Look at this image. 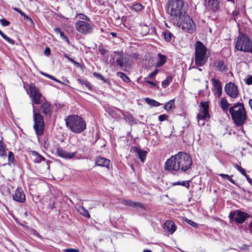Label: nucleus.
<instances>
[{
    "mask_svg": "<svg viewBox=\"0 0 252 252\" xmlns=\"http://www.w3.org/2000/svg\"><path fill=\"white\" fill-rule=\"evenodd\" d=\"M191 165L192 159L190 156L186 153L179 152L167 160L164 167L166 170L186 172Z\"/></svg>",
    "mask_w": 252,
    "mask_h": 252,
    "instance_id": "obj_1",
    "label": "nucleus"
},
{
    "mask_svg": "<svg viewBox=\"0 0 252 252\" xmlns=\"http://www.w3.org/2000/svg\"><path fill=\"white\" fill-rule=\"evenodd\" d=\"M166 10L167 13L170 15L171 22L175 24L177 23V18L186 13L183 0H168Z\"/></svg>",
    "mask_w": 252,
    "mask_h": 252,
    "instance_id": "obj_2",
    "label": "nucleus"
},
{
    "mask_svg": "<svg viewBox=\"0 0 252 252\" xmlns=\"http://www.w3.org/2000/svg\"><path fill=\"white\" fill-rule=\"evenodd\" d=\"M229 112L234 123L237 126H242L246 123L247 115L242 103L237 102L235 104L230 107Z\"/></svg>",
    "mask_w": 252,
    "mask_h": 252,
    "instance_id": "obj_3",
    "label": "nucleus"
},
{
    "mask_svg": "<svg viewBox=\"0 0 252 252\" xmlns=\"http://www.w3.org/2000/svg\"><path fill=\"white\" fill-rule=\"evenodd\" d=\"M66 126L71 131L81 133L86 128V124L83 118L76 115L68 116L65 119Z\"/></svg>",
    "mask_w": 252,
    "mask_h": 252,
    "instance_id": "obj_4",
    "label": "nucleus"
},
{
    "mask_svg": "<svg viewBox=\"0 0 252 252\" xmlns=\"http://www.w3.org/2000/svg\"><path fill=\"white\" fill-rule=\"evenodd\" d=\"M209 55L207 54V49L200 41L195 43V63L197 66H202L207 62Z\"/></svg>",
    "mask_w": 252,
    "mask_h": 252,
    "instance_id": "obj_5",
    "label": "nucleus"
},
{
    "mask_svg": "<svg viewBox=\"0 0 252 252\" xmlns=\"http://www.w3.org/2000/svg\"><path fill=\"white\" fill-rule=\"evenodd\" d=\"M173 24L181 28L183 30L189 33H192L196 30L194 23L186 13L177 18V23H173Z\"/></svg>",
    "mask_w": 252,
    "mask_h": 252,
    "instance_id": "obj_6",
    "label": "nucleus"
},
{
    "mask_svg": "<svg viewBox=\"0 0 252 252\" xmlns=\"http://www.w3.org/2000/svg\"><path fill=\"white\" fill-rule=\"evenodd\" d=\"M235 48L245 52H252V41L244 33H241L237 37Z\"/></svg>",
    "mask_w": 252,
    "mask_h": 252,
    "instance_id": "obj_7",
    "label": "nucleus"
},
{
    "mask_svg": "<svg viewBox=\"0 0 252 252\" xmlns=\"http://www.w3.org/2000/svg\"><path fill=\"white\" fill-rule=\"evenodd\" d=\"M33 114L34 125L33 128L35 131L36 134L40 136L43 134L44 128V122L43 116L38 112H36L34 109V106L32 104Z\"/></svg>",
    "mask_w": 252,
    "mask_h": 252,
    "instance_id": "obj_8",
    "label": "nucleus"
},
{
    "mask_svg": "<svg viewBox=\"0 0 252 252\" xmlns=\"http://www.w3.org/2000/svg\"><path fill=\"white\" fill-rule=\"evenodd\" d=\"M209 104L208 102H201L199 109V113L197 115V119L198 124L203 126L205 124L204 120L210 118L209 113Z\"/></svg>",
    "mask_w": 252,
    "mask_h": 252,
    "instance_id": "obj_9",
    "label": "nucleus"
},
{
    "mask_svg": "<svg viewBox=\"0 0 252 252\" xmlns=\"http://www.w3.org/2000/svg\"><path fill=\"white\" fill-rule=\"evenodd\" d=\"M75 28L79 33L84 35L91 34L94 30L93 25L84 21L77 22L75 23Z\"/></svg>",
    "mask_w": 252,
    "mask_h": 252,
    "instance_id": "obj_10",
    "label": "nucleus"
},
{
    "mask_svg": "<svg viewBox=\"0 0 252 252\" xmlns=\"http://www.w3.org/2000/svg\"><path fill=\"white\" fill-rule=\"evenodd\" d=\"M29 90L32 103L36 104H39L43 102L42 99H44V97H42L41 94L33 84H30Z\"/></svg>",
    "mask_w": 252,
    "mask_h": 252,
    "instance_id": "obj_11",
    "label": "nucleus"
},
{
    "mask_svg": "<svg viewBox=\"0 0 252 252\" xmlns=\"http://www.w3.org/2000/svg\"><path fill=\"white\" fill-rule=\"evenodd\" d=\"M224 91L226 94L232 98H237L239 92L237 86L232 82L227 83L224 87Z\"/></svg>",
    "mask_w": 252,
    "mask_h": 252,
    "instance_id": "obj_12",
    "label": "nucleus"
},
{
    "mask_svg": "<svg viewBox=\"0 0 252 252\" xmlns=\"http://www.w3.org/2000/svg\"><path fill=\"white\" fill-rule=\"evenodd\" d=\"M229 217L238 223H242L245 221L247 218L250 217L249 215L240 210H236L231 212Z\"/></svg>",
    "mask_w": 252,
    "mask_h": 252,
    "instance_id": "obj_13",
    "label": "nucleus"
},
{
    "mask_svg": "<svg viewBox=\"0 0 252 252\" xmlns=\"http://www.w3.org/2000/svg\"><path fill=\"white\" fill-rule=\"evenodd\" d=\"M205 6L208 10L216 11L219 9L218 0H205Z\"/></svg>",
    "mask_w": 252,
    "mask_h": 252,
    "instance_id": "obj_14",
    "label": "nucleus"
},
{
    "mask_svg": "<svg viewBox=\"0 0 252 252\" xmlns=\"http://www.w3.org/2000/svg\"><path fill=\"white\" fill-rule=\"evenodd\" d=\"M57 155L60 157L65 159H71L73 158L76 155V153H69L62 148L58 147L56 149Z\"/></svg>",
    "mask_w": 252,
    "mask_h": 252,
    "instance_id": "obj_15",
    "label": "nucleus"
},
{
    "mask_svg": "<svg viewBox=\"0 0 252 252\" xmlns=\"http://www.w3.org/2000/svg\"><path fill=\"white\" fill-rule=\"evenodd\" d=\"M13 199L19 202H24L25 200V195L21 188H18L13 195Z\"/></svg>",
    "mask_w": 252,
    "mask_h": 252,
    "instance_id": "obj_16",
    "label": "nucleus"
},
{
    "mask_svg": "<svg viewBox=\"0 0 252 252\" xmlns=\"http://www.w3.org/2000/svg\"><path fill=\"white\" fill-rule=\"evenodd\" d=\"M95 162L96 165L105 167L108 169L109 168L110 164V160L101 157H97L95 159Z\"/></svg>",
    "mask_w": 252,
    "mask_h": 252,
    "instance_id": "obj_17",
    "label": "nucleus"
},
{
    "mask_svg": "<svg viewBox=\"0 0 252 252\" xmlns=\"http://www.w3.org/2000/svg\"><path fill=\"white\" fill-rule=\"evenodd\" d=\"M41 108L42 112L44 115L48 116H51L52 107L47 100H44L42 102Z\"/></svg>",
    "mask_w": 252,
    "mask_h": 252,
    "instance_id": "obj_18",
    "label": "nucleus"
},
{
    "mask_svg": "<svg viewBox=\"0 0 252 252\" xmlns=\"http://www.w3.org/2000/svg\"><path fill=\"white\" fill-rule=\"evenodd\" d=\"M163 229L165 231L172 234L176 230V226L174 222L167 220L163 225Z\"/></svg>",
    "mask_w": 252,
    "mask_h": 252,
    "instance_id": "obj_19",
    "label": "nucleus"
},
{
    "mask_svg": "<svg viewBox=\"0 0 252 252\" xmlns=\"http://www.w3.org/2000/svg\"><path fill=\"white\" fill-rule=\"evenodd\" d=\"M211 81L216 91V94L220 97L222 94V87L220 82L219 80L212 78Z\"/></svg>",
    "mask_w": 252,
    "mask_h": 252,
    "instance_id": "obj_20",
    "label": "nucleus"
},
{
    "mask_svg": "<svg viewBox=\"0 0 252 252\" xmlns=\"http://www.w3.org/2000/svg\"><path fill=\"white\" fill-rule=\"evenodd\" d=\"M133 150L141 162L144 163L146 157L147 152L144 150H142L137 147H135Z\"/></svg>",
    "mask_w": 252,
    "mask_h": 252,
    "instance_id": "obj_21",
    "label": "nucleus"
},
{
    "mask_svg": "<svg viewBox=\"0 0 252 252\" xmlns=\"http://www.w3.org/2000/svg\"><path fill=\"white\" fill-rule=\"evenodd\" d=\"M220 104L222 111L224 113H227L230 108V104L228 103L226 98L225 97L221 98Z\"/></svg>",
    "mask_w": 252,
    "mask_h": 252,
    "instance_id": "obj_22",
    "label": "nucleus"
},
{
    "mask_svg": "<svg viewBox=\"0 0 252 252\" xmlns=\"http://www.w3.org/2000/svg\"><path fill=\"white\" fill-rule=\"evenodd\" d=\"M123 203L125 205L131 206L136 209L141 208L145 209L144 205L139 202H134L130 200H125Z\"/></svg>",
    "mask_w": 252,
    "mask_h": 252,
    "instance_id": "obj_23",
    "label": "nucleus"
},
{
    "mask_svg": "<svg viewBox=\"0 0 252 252\" xmlns=\"http://www.w3.org/2000/svg\"><path fill=\"white\" fill-rule=\"evenodd\" d=\"M215 66L217 70L219 71H224L227 69L226 65L224 62L221 60H218L215 62Z\"/></svg>",
    "mask_w": 252,
    "mask_h": 252,
    "instance_id": "obj_24",
    "label": "nucleus"
},
{
    "mask_svg": "<svg viewBox=\"0 0 252 252\" xmlns=\"http://www.w3.org/2000/svg\"><path fill=\"white\" fill-rule=\"evenodd\" d=\"M116 63L118 66L123 71L126 70V65L125 63L124 62V58L121 55L119 54V57L116 60Z\"/></svg>",
    "mask_w": 252,
    "mask_h": 252,
    "instance_id": "obj_25",
    "label": "nucleus"
},
{
    "mask_svg": "<svg viewBox=\"0 0 252 252\" xmlns=\"http://www.w3.org/2000/svg\"><path fill=\"white\" fill-rule=\"evenodd\" d=\"M32 155L34 158L33 161L35 163H40L41 161H44L45 158L36 151H32Z\"/></svg>",
    "mask_w": 252,
    "mask_h": 252,
    "instance_id": "obj_26",
    "label": "nucleus"
},
{
    "mask_svg": "<svg viewBox=\"0 0 252 252\" xmlns=\"http://www.w3.org/2000/svg\"><path fill=\"white\" fill-rule=\"evenodd\" d=\"M166 62V57L165 55L158 54V61L156 64L157 67H159L163 65Z\"/></svg>",
    "mask_w": 252,
    "mask_h": 252,
    "instance_id": "obj_27",
    "label": "nucleus"
},
{
    "mask_svg": "<svg viewBox=\"0 0 252 252\" xmlns=\"http://www.w3.org/2000/svg\"><path fill=\"white\" fill-rule=\"evenodd\" d=\"M77 210L79 213L84 217L90 218L91 216L89 212L84 207L79 206L77 207Z\"/></svg>",
    "mask_w": 252,
    "mask_h": 252,
    "instance_id": "obj_28",
    "label": "nucleus"
},
{
    "mask_svg": "<svg viewBox=\"0 0 252 252\" xmlns=\"http://www.w3.org/2000/svg\"><path fill=\"white\" fill-rule=\"evenodd\" d=\"M165 40L167 42H170L172 38L174 37L173 34L168 30H166L162 32Z\"/></svg>",
    "mask_w": 252,
    "mask_h": 252,
    "instance_id": "obj_29",
    "label": "nucleus"
},
{
    "mask_svg": "<svg viewBox=\"0 0 252 252\" xmlns=\"http://www.w3.org/2000/svg\"><path fill=\"white\" fill-rule=\"evenodd\" d=\"M145 101L147 103L152 106L158 107L161 105V104L158 102L148 97L145 98Z\"/></svg>",
    "mask_w": 252,
    "mask_h": 252,
    "instance_id": "obj_30",
    "label": "nucleus"
},
{
    "mask_svg": "<svg viewBox=\"0 0 252 252\" xmlns=\"http://www.w3.org/2000/svg\"><path fill=\"white\" fill-rule=\"evenodd\" d=\"M6 155V151L5 145L2 140H0V157H5Z\"/></svg>",
    "mask_w": 252,
    "mask_h": 252,
    "instance_id": "obj_31",
    "label": "nucleus"
},
{
    "mask_svg": "<svg viewBox=\"0 0 252 252\" xmlns=\"http://www.w3.org/2000/svg\"><path fill=\"white\" fill-rule=\"evenodd\" d=\"M173 77L171 76H168L166 79L162 82V87L166 88L172 81Z\"/></svg>",
    "mask_w": 252,
    "mask_h": 252,
    "instance_id": "obj_32",
    "label": "nucleus"
},
{
    "mask_svg": "<svg viewBox=\"0 0 252 252\" xmlns=\"http://www.w3.org/2000/svg\"><path fill=\"white\" fill-rule=\"evenodd\" d=\"M117 76L120 77L122 80L125 82H129L130 79L124 73L118 72L117 73Z\"/></svg>",
    "mask_w": 252,
    "mask_h": 252,
    "instance_id": "obj_33",
    "label": "nucleus"
},
{
    "mask_svg": "<svg viewBox=\"0 0 252 252\" xmlns=\"http://www.w3.org/2000/svg\"><path fill=\"white\" fill-rule=\"evenodd\" d=\"M131 9L136 12H139L143 9L142 5L139 3H137L133 4L131 7Z\"/></svg>",
    "mask_w": 252,
    "mask_h": 252,
    "instance_id": "obj_34",
    "label": "nucleus"
},
{
    "mask_svg": "<svg viewBox=\"0 0 252 252\" xmlns=\"http://www.w3.org/2000/svg\"><path fill=\"white\" fill-rule=\"evenodd\" d=\"M174 103V99H171L165 104L164 108L168 111L173 108Z\"/></svg>",
    "mask_w": 252,
    "mask_h": 252,
    "instance_id": "obj_35",
    "label": "nucleus"
},
{
    "mask_svg": "<svg viewBox=\"0 0 252 252\" xmlns=\"http://www.w3.org/2000/svg\"><path fill=\"white\" fill-rule=\"evenodd\" d=\"M78 82L82 85H85L89 90H91V87L90 83L85 79L83 78H78Z\"/></svg>",
    "mask_w": 252,
    "mask_h": 252,
    "instance_id": "obj_36",
    "label": "nucleus"
},
{
    "mask_svg": "<svg viewBox=\"0 0 252 252\" xmlns=\"http://www.w3.org/2000/svg\"><path fill=\"white\" fill-rule=\"evenodd\" d=\"M219 176H220L223 179H225L228 180L231 183H232L233 184L237 186V184H236L235 181L234 180H233L231 178V177L229 175H228L227 174H224L221 173V174H219Z\"/></svg>",
    "mask_w": 252,
    "mask_h": 252,
    "instance_id": "obj_37",
    "label": "nucleus"
},
{
    "mask_svg": "<svg viewBox=\"0 0 252 252\" xmlns=\"http://www.w3.org/2000/svg\"><path fill=\"white\" fill-rule=\"evenodd\" d=\"M173 186L181 185L189 188V181L175 182L172 183Z\"/></svg>",
    "mask_w": 252,
    "mask_h": 252,
    "instance_id": "obj_38",
    "label": "nucleus"
},
{
    "mask_svg": "<svg viewBox=\"0 0 252 252\" xmlns=\"http://www.w3.org/2000/svg\"><path fill=\"white\" fill-rule=\"evenodd\" d=\"M14 159V156L13 152L9 151L8 155V164L10 165L11 163H13Z\"/></svg>",
    "mask_w": 252,
    "mask_h": 252,
    "instance_id": "obj_39",
    "label": "nucleus"
},
{
    "mask_svg": "<svg viewBox=\"0 0 252 252\" xmlns=\"http://www.w3.org/2000/svg\"><path fill=\"white\" fill-rule=\"evenodd\" d=\"M76 16L77 17H78L79 19H82V20H86L87 21H90V19L89 17H88L86 15H85V14H82V13L78 14L76 15Z\"/></svg>",
    "mask_w": 252,
    "mask_h": 252,
    "instance_id": "obj_40",
    "label": "nucleus"
},
{
    "mask_svg": "<svg viewBox=\"0 0 252 252\" xmlns=\"http://www.w3.org/2000/svg\"><path fill=\"white\" fill-rule=\"evenodd\" d=\"M234 167L235 168H236L238 171H239L243 175L246 176V173L245 172V170L240 166L238 165V164H235L234 165Z\"/></svg>",
    "mask_w": 252,
    "mask_h": 252,
    "instance_id": "obj_41",
    "label": "nucleus"
},
{
    "mask_svg": "<svg viewBox=\"0 0 252 252\" xmlns=\"http://www.w3.org/2000/svg\"><path fill=\"white\" fill-rule=\"evenodd\" d=\"M42 74H43L44 76H46V77H48V78H49V79H52V80H54V81H55L56 82H58V83H62V82H61L60 81L58 80L57 79H56V78H55L54 76H52V75H49V74H47V73H42Z\"/></svg>",
    "mask_w": 252,
    "mask_h": 252,
    "instance_id": "obj_42",
    "label": "nucleus"
},
{
    "mask_svg": "<svg viewBox=\"0 0 252 252\" xmlns=\"http://www.w3.org/2000/svg\"><path fill=\"white\" fill-rule=\"evenodd\" d=\"M63 57L67 59L69 61L74 63V64H79V63L78 62H76L73 59L70 58L67 54H64Z\"/></svg>",
    "mask_w": 252,
    "mask_h": 252,
    "instance_id": "obj_43",
    "label": "nucleus"
},
{
    "mask_svg": "<svg viewBox=\"0 0 252 252\" xmlns=\"http://www.w3.org/2000/svg\"><path fill=\"white\" fill-rule=\"evenodd\" d=\"M158 71V69H155L154 71L151 72L147 77L148 79H152L155 77Z\"/></svg>",
    "mask_w": 252,
    "mask_h": 252,
    "instance_id": "obj_44",
    "label": "nucleus"
},
{
    "mask_svg": "<svg viewBox=\"0 0 252 252\" xmlns=\"http://www.w3.org/2000/svg\"><path fill=\"white\" fill-rule=\"evenodd\" d=\"M3 38L6 41H7V42H8L9 44H11L12 45H13L14 44V40H13V39H11L10 38H9V37H8L7 35H6L5 34H4V35H3L2 36Z\"/></svg>",
    "mask_w": 252,
    "mask_h": 252,
    "instance_id": "obj_45",
    "label": "nucleus"
},
{
    "mask_svg": "<svg viewBox=\"0 0 252 252\" xmlns=\"http://www.w3.org/2000/svg\"><path fill=\"white\" fill-rule=\"evenodd\" d=\"M54 31L56 33H59L61 38L64 35V32L61 30L60 28H55Z\"/></svg>",
    "mask_w": 252,
    "mask_h": 252,
    "instance_id": "obj_46",
    "label": "nucleus"
},
{
    "mask_svg": "<svg viewBox=\"0 0 252 252\" xmlns=\"http://www.w3.org/2000/svg\"><path fill=\"white\" fill-rule=\"evenodd\" d=\"M186 222L188 223H189V225H191L192 226H193L195 228H196L198 226L197 223H196V222H195L192 220H189L187 219Z\"/></svg>",
    "mask_w": 252,
    "mask_h": 252,
    "instance_id": "obj_47",
    "label": "nucleus"
},
{
    "mask_svg": "<svg viewBox=\"0 0 252 252\" xmlns=\"http://www.w3.org/2000/svg\"><path fill=\"white\" fill-rule=\"evenodd\" d=\"M167 118H168V116H167V115H166L165 114L159 115L158 118V120L160 122L164 121L167 120Z\"/></svg>",
    "mask_w": 252,
    "mask_h": 252,
    "instance_id": "obj_48",
    "label": "nucleus"
},
{
    "mask_svg": "<svg viewBox=\"0 0 252 252\" xmlns=\"http://www.w3.org/2000/svg\"><path fill=\"white\" fill-rule=\"evenodd\" d=\"M94 76L97 78V79H99L101 80H103L104 81H105L104 80V78L102 75H101L100 74L96 72L94 73Z\"/></svg>",
    "mask_w": 252,
    "mask_h": 252,
    "instance_id": "obj_49",
    "label": "nucleus"
},
{
    "mask_svg": "<svg viewBox=\"0 0 252 252\" xmlns=\"http://www.w3.org/2000/svg\"><path fill=\"white\" fill-rule=\"evenodd\" d=\"M65 252H79V251L78 249H73V248H68L66 249L63 250Z\"/></svg>",
    "mask_w": 252,
    "mask_h": 252,
    "instance_id": "obj_50",
    "label": "nucleus"
},
{
    "mask_svg": "<svg viewBox=\"0 0 252 252\" xmlns=\"http://www.w3.org/2000/svg\"><path fill=\"white\" fill-rule=\"evenodd\" d=\"M0 23L3 26H8L10 24L9 21L4 19H1Z\"/></svg>",
    "mask_w": 252,
    "mask_h": 252,
    "instance_id": "obj_51",
    "label": "nucleus"
},
{
    "mask_svg": "<svg viewBox=\"0 0 252 252\" xmlns=\"http://www.w3.org/2000/svg\"><path fill=\"white\" fill-rule=\"evenodd\" d=\"M246 83L248 85L252 84V76H250L247 78V79L245 81Z\"/></svg>",
    "mask_w": 252,
    "mask_h": 252,
    "instance_id": "obj_52",
    "label": "nucleus"
},
{
    "mask_svg": "<svg viewBox=\"0 0 252 252\" xmlns=\"http://www.w3.org/2000/svg\"><path fill=\"white\" fill-rule=\"evenodd\" d=\"M98 50L102 55H104L106 52V51L101 46H99Z\"/></svg>",
    "mask_w": 252,
    "mask_h": 252,
    "instance_id": "obj_53",
    "label": "nucleus"
},
{
    "mask_svg": "<svg viewBox=\"0 0 252 252\" xmlns=\"http://www.w3.org/2000/svg\"><path fill=\"white\" fill-rule=\"evenodd\" d=\"M44 54L45 55L48 56L50 54V49L49 47H47L44 50Z\"/></svg>",
    "mask_w": 252,
    "mask_h": 252,
    "instance_id": "obj_54",
    "label": "nucleus"
},
{
    "mask_svg": "<svg viewBox=\"0 0 252 252\" xmlns=\"http://www.w3.org/2000/svg\"><path fill=\"white\" fill-rule=\"evenodd\" d=\"M62 38L63 39V40H64V41L65 42H66L67 43V44H70V42L68 38L65 34L62 37Z\"/></svg>",
    "mask_w": 252,
    "mask_h": 252,
    "instance_id": "obj_55",
    "label": "nucleus"
},
{
    "mask_svg": "<svg viewBox=\"0 0 252 252\" xmlns=\"http://www.w3.org/2000/svg\"><path fill=\"white\" fill-rule=\"evenodd\" d=\"M13 9L16 12H17L18 13H19L21 16L24 15V12L23 11H22L20 9H19L18 8H16V7H14V8H13Z\"/></svg>",
    "mask_w": 252,
    "mask_h": 252,
    "instance_id": "obj_56",
    "label": "nucleus"
},
{
    "mask_svg": "<svg viewBox=\"0 0 252 252\" xmlns=\"http://www.w3.org/2000/svg\"><path fill=\"white\" fill-rule=\"evenodd\" d=\"M22 16L24 17V18L25 19H27V20H29L30 21H31V22H32V19H31V18L29 17V16H27L24 13V15H22Z\"/></svg>",
    "mask_w": 252,
    "mask_h": 252,
    "instance_id": "obj_57",
    "label": "nucleus"
},
{
    "mask_svg": "<svg viewBox=\"0 0 252 252\" xmlns=\"http://www.w3.org/2000/svg\"><path fill=\"white\" fill-rule=\"evenodd\" d=\"M245 177H246L247 181L250 184H252V179L251 178H250L247 174H246V176H245Z\"/></svg>",
    "mask_w": 252,
    "mask_h": 252,
    "instance_id": "obj_58",
    "label": "nucleus"
},
{
    "mask_svg": "<svg viewBox=\"0 0 252 252\" xmlns=\"http://www.w3.org/2000/svg\"><path fill=\"white\" fill-rule=\"evenodd\" d=\"M147 83L149 84H151L152 85V86H156V83H155L154 82L151 81H149V80H147L146 81Z\"/></svg>",
    "mask_w": 252,
    "mask_h": 252,
    "instance_id": "obj_59",
    "label": "nucleus"
},
{
    "mask_svg": "<svg viewBox=\"0 0 252 252\" xmlns=\"http://www.w3.org/2000/svg\"><path fill=\"white\" fill-rule=\"evenodd\" d=\"M110 34L114 37H116L117 35V33L115 32H111Z\"/></svg>",
    "mask_w": 252,
    "mask_h": 252,
    "instance_id": "obj_60",
    "label": "nucleus"
},
{
    "mask_svg": "<svg viewBox=\"0 0 252 252\" xmlns=\"http://www.w3.org/2000/svg\"><path fill=\"white\" fill-rule=\"evenodd\" d=\"M4 34H5L0 30V35L2 37Z\"/></svg>",
    "mask_w": 252,
    "mask_h": 252,
    "instance_id": "obj_61",
    "label": "nucleus"
},
{
    "mask_svg": "<svg viewBox=\"0 0 252 252\" xmlns=\"http://www.w3.org/2000/svg\"><path fill=\"white\" fill-rule=\"evenodd\" d=\"M249 227L250 228V230L252 231V222L250 223V224L249 225Z\"/></svg>",
    "mask_w": 252,
    "mask_h": 252,
    "instance_id": "obj_62",
    "label": "nucleus"
},
{
    "mask_svg": "<svg viewBox=\"0 0 252 252\" xmlns=\"http://www.w3.org/2000/svg\"><path fill=\"white\" fill-rule=\"evenodd\" d=\"M143 252H152V251L150 250H145Z\"/></svg>",
    "mask_w": 252,
    "mask_h": 252,
    "instance_id": "obj_63",
    "label": "nucleus"
},
{
    "mask_svg": "<svg viewBox=\"0 0 252 252\" xmlns=\"http://www.w3.org/2000/svg\"><path fill=\"white\" fill-rule=\"evenodd\" d=\"M197 68V67H196ZM197 69L199 70V71H201L202 69L200 68H197Z\"/></svg>",
    "mask_w": 252,
    "mask_h": 252,
    "instance_id": "obj_64",
    "label": "nucleus"
}]
</instances>
